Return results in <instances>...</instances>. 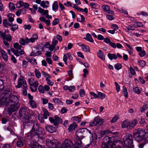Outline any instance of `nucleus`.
<instances>
[{"label": "nucleus", "instance_id": "nucleus-1", "mask_svg": "<svg viewBox=\"0 0 148 148\" xmlns=\"http://www.w3.org/2000/svg\"><path fill=\"white\" fill-rule=\"evenodd\" d=\"M18 101V97L12 95V92L9 90H5L0 95V106L5 107V110L9 115L19 107Z\"/></svg>", "mask_w": 148, "mask_h": 148}, {"label": "nucleus", "instance_id": "nucleus-2", "mask_svg": "<svg viewBox=\"0 0 148 148\" xmlns=\"http://www.w3.org/2000/svg\"><path fill=\"white\" fill-rule=\"evenodd\" d=\"M133 135L134 139L136 141L143 142L142 143L139 144V148H143L144 145L147 143L146 140L148 134L143 129L139 128L135 130L133 132Z\"/></svg>", "mask_w": 148, "mask_h": 148}, {"label": "nucleus", "instance_id": "nucleus-3", "mask_svg": "<svg viewBox=\"0 0 148 148\" xmlns=\"http://www.w3.org/2000/svg\"><path fill=\"white\" fill-rule=\"evenodd\" d=\"M30 110L26 107L21 108L19 112V116L22 117L23 124L25 125L26 124L32 123L34 122L35 117L30 113Z\"/></svg>", "mask_w": 148, "mask_h": 148}, {"label": "nucleus", "instance_id": "nucleus-4", "mask_svg": "<svg viewBox=\"0 0 148 148\" xmlns=\"http://www.w3.org/2000/svg\"><path fill=\"white\" fill-rule=\"evenodd\" d=\"M91 134L90 131L86 128L79 129L76 131V138L77 140L76 143V145L79 146L82 144L81 140L83 139L85 135L88 134Z\"/></svg>", "mask_w": 148, "mask_h": 148}, {"label": "nucleus", "instance_id": "nucleus-5", "mask_svg": "<svg viewBox=\"0 0 148 148\" xmlns=\"http://www.w3.org/2000/svg\"><path fill=\"white\" fill-rule=\"evenodd\" d=\"M0 37L4 40V43L5 45L8 47L9 45L8 42L12 40L11 36L9 34L8 31L6 30L3 32L0 31Z\"/></svg>", "mask_w": 148, "mask_h": 148}, {"label": "nucleus", "instance_id": "nucleus-6", "mask_svg": "<svg viewBox=\"0 0 148 148\" xmlns=\"http://www.w3.org/2000/svg\"><path fill=\"white\" fill-rule=\"evenodd\" d=\"M123 140L126 147H129L133 146V140L132 136L131 134H126L123 137Z\"/></svg>", "mask_w": 148, "mask_h": 148}, {"label": "nucleus", "instance_id": "nucleus-7", "mask_svg": "<svg viewBox=\"0 0 148 148\" xmlns=\"http://www.w3.org/2000/svg\"><path fill=\"white\" fill-rule=\"evenodd\" d=\"M114 140V138L110 137L108 136L105 137L103 138V144L101 148H110V144Z\"/></svg>", "mask_w": 148, "mask_h": 148}, {"label": "nucleus", "instance_id": "nucleus-8", "mask_svg": "<svg viewBox=\"0 0 148 148\" xmlns=\"http://www.w3.org/2000/svg\"><path fill=\"white\" fill-rule=\"evenodd\" d=\"M28 82L30 85V88L32 92H36L37 90V87L39 85L38 81L35 80L33 78L28 79Z\"/></svg>", "mask_w": 148, "mask_h": 148}, {"label": "nucleus", "instance_id": "nucleus-9", "mask_svg": "<svg viewBox=\"0 0 148 148\" xmlns=\"http://www.w3.org/2000/svg\"><path fill=\"white\" fill-rule=\"evenodd\" d=\"M49 119L50 122L53 123V125L56 126H58L59 123H61L62 122V119L57 116H55L54 119L50 117L49 118Z\"/></svg>", "mask_w": 148, "mask_h": 148}, {"label": "nucleus", "instance_id": "nucleus-10", "mask_svg": "<svg viewBox=\"0 0 148 148\" xmlns=\"http://www.w3.org/2000/svg\"><path fill=\"white\" fill-rule=\"evenodd\" d=\"M114 141V140H113ZM123 144L122 142L119 140L113 141L110 144V148H122Z\"/></svg>", "mask_w": 148, "mask_h": 148}, {"label": "nucleus", "instance_id": "nucleus-11", "mask_svg": "<svg viewBox=\"0 0 148 148\" xmlns=\"http://www.w3.org/2000/svg\"><path fill=\"white\" fill-rule=\"evenodd\" d=\"M18 85L16 86V87L19 88L21 87L23 85V87L26 88V86H27L26 82L24 80V78L23 76H21L18 80Z\"/></svg>", "mask_w": 148, "mask_h": 148}, {"label": "nucleus", "instance_id": "nucleus-12", "mask_svg": "<svg viewBox=\"0 0 148 148\" xmlns=\"http://www.w3.org/2000/svg\"><path fill=\"white\" fill-rule=\"evenodd\" d=\"M14 48L16 49V52L18 54V53L20 55H22L25 53V52L23 50V48L22 49V47L18 43H15L14 44Z\"/></svg>", "mask_w": 148, "mask_h": 148}, {"label": "nucleus", "instance_id": "nucleus-13", "mask_svg": "<svg viewBox=\"0 0 148 148\" xmlns=\"http://www.w3.org/2000/svg\"><path fill=\"white\" fill-rule=\"evenodd\" d=\"M46 144L47 145L49 148L54 147H56V142L57 141L54 139L51 140L49 139H47L46 140Z\"/></svg>", "mask_w": 148, "mask_h": 148}, {"label": "nucleus", "instance_id": "nucleus-14", "mask_svg": "<svg viewBox=\"0 0 148 148\" xmlns=\"http://www.w3.org/2000/svg\"><path fill=\"white\" fill-rule=\"evenodd\" d=\"M36 49L37 50L36 51H32L31 53V55L34 56H38L41 54V52L43 50V48L42 46L38 45L36 47Z\"/></svg>", "mask_w": 148, "mask_h": 148}, {"label": "nucleus", "instance_id": "nucleus-15", "mask_svg": "<svg viewBox=\"0 0 148 148\" xmlns=\"http://www.w3.org/2000/svg\"><path fill=\"white\" fill-rule=\"evenodd\" d=\"M73 145L72 142L69 140H64L61 148H72Z\"/></svg>", "mask_w": 148, "mask_h": 148}, {"label": "nucleus", "instance_id": "nucleus-16", "mask_svg": "<svg viewBox=\"0 0 148 148\" xmlns=\"http://www.w3.org/2000/svg\"><path fill=\"white\" fill-rule=\"evenodd\" d=\"M138 120L136 119H134L131 122L128 121V129H133L137 124Z\"/></svg>", "mask_w": 148, "mask_h": 148}, {"label": "nucleus", "instance_id": "nucleus-17", "mask_svg": "<svg viewBox=\"0 0 148 148\" xmlns=\"http://www.w3.org/2000/svg\"><path fill=\"white\" fill-rule=\"evenodd\" d=\"M38 38V36L36 34L33 35L31 38L29 39L27 38H26V41L27 43L28 44L30 42L33 43L34 42L35 40H37Z\"/></svg>", "mask_w": 148, "mask_h": 148}, {"label": "nucleus", "instance_id": "nucleus-18", "mask_svg": "<svg viewBox=\"0 0 148 148\" xmlns=\"http://www.w3.org/2000/svg\"><path fill=\"white\" fill-rule=\"evenodd\" d=\"M46 130L50 133H52L56 131V129L54 127L49 125H47L45 126Z\"/></svg>", "mask_w": 148, "mask_h": 148}, {"label": "nucleus", "instance_id": "nucleus-19", "mask_svg": "<svg viewBox=\"0 0 148 148\" xmlns=\"http://www.w3.org/2000/svg\"><path fill=\"white\" fill-rule=\"evenodd\" d=\"M77 127V125L74 123L70 125L68 127V130L69 132H71Z\"/></svg>", "mask_w": 148, "mask_h": 148}, {"label": "nucleus", "instance_id": "nucleus-20", "mask_svg": "<svg viewBox=\"0 0 148 148\" xmlns=\"http://www.w3.org/2000/svg\"><path fill=\"white\" fill-rule=\"evenodd\" d=\"M102 8L105 12L112 14H114V12L110 10L109 7L108 5H103L102 6Z\"/></svg>", "mask_w": 148, "mask_h": 148}, {"label": "nucleus", "instance_id": "nucleus-21", "mask_svg": "<svg viewBox=\"0 0 148 148\" xmlns=\"http://www.w3.org/2000/svg\"><path fill=\"white\" fill-rule=\"evenodd\" d=\"M0 51L4 60L5 61H7L8 59V56L7 53L1 48Z\"/></svg>", "mask_w": 148, "mask_h": 148}, {"label": "nucleus", "instance_id": "nucleus-22", "mask_svg": "<svg viewBox=\"0 0 148 148\" xmlns=\"http://www.w3.org/2000/svg\"><path fill=\"white\" fill-rule=\"evenodd\" d=\"M38 12L40 14H41L42 15H46L48 14L49 11L47 10H44L42 8L40 7L38 8Z\"/></svg>", "mask_w": 148, "mask_h": 148}, {"label": "nucleus", "instance_id": "nucleus-23", "mask_svg": "<svg viewBox=\"0 0 148 148\" xmlns=\"http://www.w3.org/2000/svg\"><path fill=\"white\" fill-rule=\"evenodd\" d=\"M97 56L103 60H105V57L104 53L101 50H99L97 52Z\"/></svg>", "mask_w": 148, "mask_h": 148}, {"label": "nucleus", "instance_id": "nucleus-24", "mask_svg": "<svg viewBox=\"0 0 148 148\" xmlns=\"http://www.w3.org/2000/svg\"><path fill=\"white\" fill-rule=\"evenodd\" d=\"M26 10L24 8H22L18 10L16 12V15L18 16H20V14L22 13V14H25L26 13Z\"/></svg>", "mask_w": 148, "mask_h": 148}, {"label": "nucleus", "instance_id": "nucleus-25", "mask_svg": "<svg viewBox=\"0 0 148 148\" xmlns=\"http://www.w3.org/2000/svg\"><path fill=\"white\" fill-rule=\"evenodd\" d=\"M39 130V127L38 124L36 123L35 124H34L32 128V130L33 132H35L36 134H37L38 131Z\"/></svg>", "mask_w": 148, "mask_h": 148}, {"label": "nucleus", "instance_id": "nucleus-26", "mask_svg": "<svg viewBox=\"0 0 148 148\" xmlns=\"http://www.w3.org/2000/svg\"><path fill=\"white\" fill-rule=\"evenodd\" d=\"M52 8L53 10L55 12L58 10V2L57 1L54 2L52 5Z\"/></svg>", "mask_w": 148, "mask_h": 148}, {"label": "nucleus", "instance_id": "nucleus-27", "mask_svg": "<svg viewBox=\"0 0 148 148\" xmlns=\"http://www.w3.org/2000/svg\"><path fill=\"white\" fill-rule=\"evenodd\" d=\"M81 47L82 50L85 52H90V49L88 46H86L83 44L81 45Z\"/></svg>", "mask_w": 148, "mask_h": 148}, {"label": "nucleus", "instance_id": "nucleus-28", "mask_svg": "<svg viewBox=\"0 0 148 148\" xmlns=\"http://www.w3.org/2000/svg\"><path fill=\"white\" fill-rule=\"evenodd\" d=\"M29 102L30 106L33 108H36L37 105L36 103L34 100L29 101Z\"/></svg>", "mask_w": 148, "mask_h": 148}, {"label": "nucleus", "instance_id": "nucleus-29", "mask_svg": "<svg viewBox=\"0 0 148 148\" xmlns=\"http://www.w3.org/2000/svg\"><path fill=\"white\" fill-rule=\"evenodd\" d=\"M128 120H125L122 123V127L123 128H126L128 129Z\"/></svg>", "mask_w": 148, "mask_h": 148}, {"label": "nucleus", "instance_id": "nucleus-30", "mask_svg": "<svg viewBox=\"0 0 148 148\" xmlns=\"http://www.w3.org/2000/svg\"><path fill=\"white\" fill-rule=\"evenodd\" d=\"M107 56L111 60L113 59H116L117 58V56L114 54L108 53Z\"/></svg>", "mask_w": 148, "mask_h": 148}, {"label": "nucleus", "instance_id": "nucleus-31", "mask_svg": "<svg viewBox=\"0 0 148 148\" xmlns=\"http://www.w3.org/2000/svg\"><path fill=\"white\" fill-rule=\"evenodd\" d=\"M86 38L85 39L86 40L91 42H93L94 40L92 39L91 36L90 34H87L86 35Z\"/></svg>", "mask_w": 148, "mask_h": 148}, {"label": "nucleus", "instance_id": "nucleus-32", "mask_svg": "<svg viewBox=\"0 0 148 148\" xmlns=\"http://www.w3.org/2000/svg\"><path fill=\"white\" fill-rule=\"evenodd\" d=\"M16 145L17 147H20L23 145V143L22 141L20 139H18L16 142Z\"/></svg>", "mask_w": 148, "mask_h": 148}, {"label": "nucleus", "instance_id": "nucleus-33", "mask_svg": "<svg viewBox=\"0 0 148 148\" xmlns=\"http://www.w3.org/2000/svg\"><path fill=\"white\" fill-rule=\"evenodd\" d=\"M106 96V95L103 93L100 92H99L98 93V98L103 99L105 98Z\"/></svg>", "mask_w": 148, "mask_h": 148}, {"label": "nucleus", "instance_id": "nucleus-34", "mask_svg": "<svg viewBox=\"0 0 148 148\" xmlns=\"http://www.w3.org/2000/svg\"><path fill=\"white\" fill-rule=\"evenodd\" d=\"M96 122L97 123V124H101L102 123L103 120L98 117H96L94 119Z\"/></svg>", "mask_w": 148, "mask_h": 148}, {"label": "nucleus", "instance_id": "nucleus-35", "mask_svg": "<svg viewBox=\"0 0 148 148\" xmlns=\"http://www.w3.org/2000/svg\"><path fill=\"white\" fill-rule=\"evenodd\" d=\"M35 74L37 78H40L41 77V74L39 70L37 69H36L35 70Z\"/></svg>", "mask_w": 148, "mask_h": 148}, {"label": "nucleus", "instance_id": "nucleus-36", "mask_svg": "<svg viewBox=\"0 0 148 148\" xmlns=\"http://www.w3.org/2000/svg\"><path fill=\"white\" fill-rule=\"evenodd\" d=\"M133 25L136 27H140L143 25V24L140 22H136L133 24Z\"/></svg>", "mask_w": 148, "mask_h": 148}, {"label": "nucleus", "instance_id": "nucleus-37", "mask_svg": "<svg viewBox=\"0 0 148 148\" xmlns=\"http://www.w3.org/2000/svg\"><path fill=\"white\" fill-rule=\"evenodd\" d=\"M8 20L9 21L12 22L14 21V16L13 14H10L8 15Z\"/></svg>", "mask_w": 148, "mask_h": 148}, {"label": "nucleus", "instance_id": "nucleus-38", "mask_svg": "<svg viewBox=\"0 0 148 148\" xmlns=\"http://www.w3.org/2000/svg\"><path fill=\"white\" fill-rule=\"evenodd\" d=\"M9 8L11 11H13L15 9L14 4L12 2H10L9 4Z\"/></svg>", "mask_w": 148, "mask_h": 148}, {"label": "nucleus", "instance_id": "nucleus-39", "mask_svg": "<svg viewBox=\"0 0 148 148\" xmlns=\"http://www.w3.org/2000/svg\"><path fill=\"white\" fill-rule=\"evenodd\" d=\"M123 92L125 97L126 98L128 97V94L127 89L124 87H123Z\"/></svg>", "mask_w": 148, "mask_h": 148}, {"label": "nucleus", "instance_id": "nucleus-40", "mask_svg": "<svg viewBox=\"0 0 148 148\" xmlns=\"http://www.w3.org/2000/svg\"><path fill=\"white\" fill-rule=\"evenodd\" d=\"M23 4V2L21 1H19L16 4V6L17 8H19L22 7Z\"/></svg>", "mask_w": 148, "mask_h": 148}, {"label": "nucleus", "instance_id": "nucleus-41", "mask_svg": "<svg viewBox=\"0 0 148 148\" xmlns=\"http://www.w3.org/2000/svg\"><path fill=\"white\" fill-rule=\"evenodd\" d=\"M34 148H45V146H42L39 145L37 143H35L33 144Z\"/></svg>", "mask_w": 148, "mask_h": 148}, {"label": "nucleus", "instance_id": "nucleus-42", "mask_svg": "<svg viewBox=\"0 0 148 148\" xmlns=\"http://www.w3.org/2000/svg\"><path fill=\"white\" fill-rule=\"evenodd\" d=\"M20 44L22 45H25V43H27L26 41V38L24 39L23 38H21L19 41Z\"/></svg>", "mask_w": 148, "mask_h": 148}, {"label": "nucleus", "instance_id": "nucleus-43", "mask_svg": "<svg viewBox=\"0 0 148 148\" xmlns=\"http://www.w3.org/2000/svg\"><path fill=\"white\" fill-rule=\"evenodd\" d=\"M91 7L93 9H97L99 7V6L95 3H91L90 5Z\"/></svg>", "mask_w": 148, "mask_h": 148}, {"label": "nucleus", "instance_id": "nucleus-44", "mask_svg": "<svg viewBox=\"0 0 148 148\" xmlns=\"http://www.w3.org/2000/svg\"><path fill=\"white\" fill-rule=\"evenodd\" d=\"M114 66L116 69L119 70L121 69L122 67V65L121 64L118 63L115 64Z\"/></svg>", "mask_w": 148, "mask_h": 148}, {"label": "nucleus", "instance_id": "nucleus-45", "mask_svg": "<svg viewBox=\"0 0 148 148\" xmlns=\"http://www.w3.org/2000/svg\"><path fill=\"white\" fill-rule=\"evenodd\" d=\"M133 91L136 93L139 94L140 93V91L139 88L137 87H135L133 88Z\"/></svg>", "mask_w": 148, "mask_h": 148}, {"label": "nucleus", "instance_id": "nucleus-46", "mask_svg": "<svg viewBox=\"0 0 148 148\" xmlns=\"http://www.w3.org/2000/svg\"><path fill=\"white\" fill-rule=\"evenodd\" d=\"M72 119L73 121L77 122L78 123L80 122L81 121V119L77 116L73 117H72Z\"/></svg>", "mask_w": 148, "mask_h": 148}, {"label": "nucleus", "instance_id": "nucleus-47", "mask_svg": "<svg viewBox=\"0 0 148 148\" xmlns=\"http://www.w3.org/2000/svg\"><path fill=\"white\" fill-rule=\"evenodd\" d=\"M111 133L110 131L109 130H105L104 131H102L101 132V135H107L108 134L110 133Z\"/></svg>", "mask_w": 148, "mask_h": 148}, {"label": "nucleus", "instance_id": "nucleus-48", "mask_svg": "<svg viewBox=\"0 0 148 148\" xmlns=\"http://www.w3.org/2000/svg\"><path fill=\"white\" fill-rule=\"evenodd\" d=\"M38 90L39 92L42 93H43L44 92V87L41 85H40L38 88Z\"/></svg>", "mask_w": 148, "mask_h": 148}, {"label": "nucleus", "instance_id": "nucleus-49", "mask_svg": "<svg viewBox=\"0 0 148 148\" xmlns=\"http://www.w3.org/2000/svg\"><path fill=\"white\" fill-rule=\"evenodd\" d=\"M40 5L43 8H47L48 7V6L46 5V3L44 1H42L41 2Z\"/></svg>", "mask_w": 148, "mask_h": 148}, {"label": "nucleus", "instance_id": "nucleus-50", "mask_svg": "<svg viewBox=\"0 0 148 148\" xmlns=\"http://www.w3.org/2000/svg\"><path fill=\"white\" fill-rule=\"evenodd\" d=\"M139 65L140 66L143 67L146 64L145 62L143 60H139L138 62Z\"/></svg>", "mask_w": 148, "mask_h": 148}, {"label": "nucleus", "instance_id": "nucleus-51", "mask_svg": "<svg viewBox=\"0 0 148 148\" xmlns=\"http://www.w3.org/2000/svg\"><path fill=\"white\" fill-rule=\"evenodd\" d=\"M139 14L141 15H142L144 16H148V14L147 12L143 11H141L140 13H137V15H138Z\"/></svg>", "mask_w": 148, "mask_h": 148}, {"label": "nucleus", "instance_id": "nucleus-52", "mask_svg": "<svg viewBox=\"0 0 148 148\" xmlns=\"http://www.w3.org/2000/svg\"><path fill=\"white\" fill-rule=\"evenodd\" d=\"M4 68L5 64L3 63H0V73L2 72Z\"/></svg>", "mask_w": 148, "mask_h": 148}, {"label": "nucleus", "instance_id": "nucleus-53", "mask_svg": "<svg viewBox=\"0 0 148 148\" xmlns=\"http://www.w3.org/2000/svg\"><path fill=\"white\" fill-rule=\"evenodd\" d=\"M130 73L132 75H134L136 74V72L135 70L132 68V67L130 66Z\"/></svg>", "mask_w": 148, "mask_h": 148}, {"label": "nucleus", "instance_id": "nucleus-54", "mask_svg": "<svg viewBox=\"0 0 148 148\" xmlns=\"http://www.w3.org/2000/svg\"><path fill=\"white\" fill-rule=\"evenodd\" d=\"M27 89V86H26V88L23 87V89H22L23 93L24 95L26 96L27 95V92L26 91Z\"/></svg>", "mask_w": 148, "mask_h": 148}, {"label": "nucleus", "instance_id": "nucleus-55", "mask_svg": "<svg viewBox=\"0 0 148 148\" xmlns=\"http://www.w3.org/2000/svg\"><path fill=\"white\" fill-rule=\"evenodd\" d=\"M39 131H38V132L37 134H40L42 135H43L45 134V130L42 128H40L39 129Z\"/></svg>", "mask_w": 148, "mask_h": 148}, {"label": "nucleus", "instance_id": "nucleus-56", "mask_svg": "<svg viewBox=\"0 0 148 148\" xmlns=\"http://www.w3.org/2000/svg\"><path fill=\"white\" fill-rule=\"evenodd\" d=\"M53 100L54 103L58 104H59L61 102V101L58 98H54Z\"/></svg>", "mask_w": 148, "mask_h": 148}, {"label": "nucleus", "instance_id": "nucleus-57", "mask_svg": "<svg viewBox=\"0 0 148 148\" xmlns=\"http://www.w3.org/2000/svg\"><path fill=\"white\" fill-rule=\"evenodd\" d=\"M146 54V52L145 50H142L139 52V55L141 57L144 56Z\"/></svg>", "mask_w": 148, "mask_h": 148}, {"label": "nucleus", "instance_id": "nucleus-58", "mask_svg": "<svg viewBox=\"0 0 148 148\" xmlns=\"http://www.w3.org/2000/svg\"><path fill=\"white\" fill-rule=\"evenodd\" d=\"M59 22V20L58 18H56L52 22V25L53 26L57 24Z\"/></svg>", "mask_w": 148, "mask_h": 148}, {"label": "nucleus", "instance_id": "nucleus-59", "mask_svg": "<svg viewBox=\"0 0 148 148\" xmlns=\"http://www.w3.org/2000/svg\"><path fill=\"white\" fill-rule=\"evenodd\" d=\"M118 119V116H116L113 118L111 120V122L112 123H114Z\"/></svg>", "mask_w": 148, "mask_h": 148}, {"label": "nucleus", "instance_id": "nucleus-60", "mask_svg": "<svg viewBox=\"0 0 148 148\" xmlns=\"http://www.w3.org/2000/svg\"><path fill=\"white\" fill-rule=\"evenodd\" d=\"M79 95L80 97H83L85 95V91L83 89L80 90L79 91Z\"/></svg>", "mask_w": 148, "mask_h": 148}, {"label": "nucleus", "instance_id": "nucleus-61", "mask_svg": "<svg viewBox=\"0 0 148 148\" xmlns=\"http://www.w3.org/2000/svg\"><path fill=\"white\" fill-rule=\"evenodd\" d=\"M114 84L116 86V89L117 92H119V91L120 89V86L118 84V83L116 82H114Z\"/></svg>", "mask_w": 148, "mask_h": 148}, {"label": "nucleus", "instance_id": "nucleus-62", "mask_svg": "<svg viewBox=\"0 0 148 148\" xmlns=\"http://www.w3.org/2000/svg\"><path fill=\"white\" fill-rule=\"evenodd\" d=\"M18 25L16 24L14 25H12L11 28V29L13 31H14L18 28Z\"/></svg>", "mask_w": 148, "mask_h": 148}, {"label": "nucleus", "instance_id": "nucleus-63", "mask_svg": "<svg viewBox=\"0 0 148 148\" xmlns=\"http://www.w3.org/2000/svg\"><path fill=\"white\" fill-rule=\"evenodd\" d=\"M75 89V87L74 86H69V90L71 92L74 91Z\"/></svg>", "mask_w": 148, "mask_h": 148}, {"label": "nucleus", "instance_id": "nucleus-64", "mask_svg": "<svg viewBox=\"0 0 148 148\" xmlns=\"http://www.w3.org/2000/svg\"><path fill=\"white\" fill-rule=\"evenodd\" d=\"M10 51H12L14 54L16 56L18 57L19 56V55L16 52V49H14V48H12L11 49Z\"/></svg>", "mask_w": 148, "mask_h": 148}]
</instances>
